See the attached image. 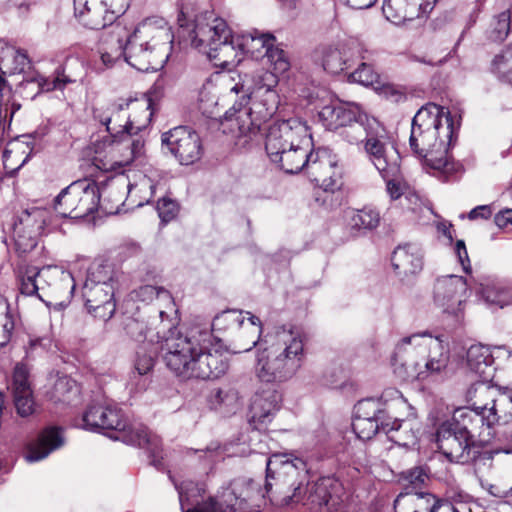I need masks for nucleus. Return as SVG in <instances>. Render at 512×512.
Listing matches in <instances>:
<instances>
[{"label": "nucleus", "mask_w": 512, "mask_h": 512, "mask_svg": "<svg viewBox=\"0 0 512 512\" xmlns=\"http://www.w3.org/2000/svg\"><path fill=\"white\" fill-rule=\"evenodd\" d=\"M126 335L135 342L156 341L160 344L167 368L182 379H215L226 373L227 363L219 354H211V334L207 329L190 327L182 333L170 327L167 333L151 335L143 320L127 317L123 322Z\"/></svg>", "instance_id": "obj_1"}, {"label": "nucleus", "mask_w": 512, "mask_h": 512, "mask_svg": "<svg viewBox=\"0 0 512 512\" xmlns=\"http://www.w3.org/2000/svg\"><path fill=\"white\" fill-rule=\"evenodd\" d=\"M273 455L266 461L265 494L274 505L285 507L309 501L316 512H336L342 499V486L333 478L310 484L306 463Z\"/></svg>", "instance_id": "obj_2"}, {"label": "nucleus", "mask_w": 512, "mask_h": 512, "mask_svg": "<svg viewBox=\"0 0 512 512\" xmlns=\"http://www.w3.org/2000/svg\"><path fill=\"white\" fill-rule=\"evenodd\" d=\"M458 128L450 111L434 103L422 106L412 119L410 148L423 168L442 182L454 181L463 172L462 164L448 154Z\"/></svg>", "instance_id": "obj_3"}, {"label": "nucleus", "mask_w": 512, "mask_h": 512, "mask_svg": "<svg viewBox=\"0 0 512 512\" xmlns=\"http://www.w3.org/2000/svg\"><path fill=\"white\" fill-rule=\"evenodd\" d=\"M172 43L171 27L163 18H147L131 35L116 24L102 41L100 59L104 66L112 67L124 56L125 61L137 70L154 71L168 61Z\"/></svg>", "instance_id": "obj_4"}, {"label": "nucleus", "mask_w": 512, "mask_h": 512, "mask_svg": "<svg viewBox=\"0 0 512 512\" xmlns=\"http://www.w3.org/2000/svg\"><path fill=\"white\" fill-rule=\"evenodd\" d=\"M304 361L302 333L292 327L281 326L263 337L255 371L263 382L281 383L295 376Z\"/></svg>", "instance_id": "obj_5"}, {"label": "nucleus", "mask_w": 512, "mask_h": 512, "mask_svg": "<svg viewBox=\"0 0 512 512\" xmlns=\"http://www.w3.org/2000/svg\"><path fill=\"white\" fill-rule=\"evenodd\" d=\"M79 427L91 431L99 429L112 430L116 440L140 448L149 453L151 464L157 469L162 468V448L160 438L141 423L127 424L121 409L116 405H91L81 418Z\"/></svg>", "instance_id": "obj_6"}, {"label": "nucleus", "mask_w": 512, "mask_h": 512, "mask_svg": "<svg viewBox=\"0 0 512 512\" xmlns=\"http://www.w3.org/2000/svg\"><path fill=\"white\" fill-rule=\"evenodd\" d=\"M394 360L413 365L415 373L409 376L420 381H443L451 375L448 348L438 337L427 333L401 339L395 348Z\"/></svg>", "instance_id": "obj_7"}, {"label": "nucleus", "mask_w": 512, "mask_h": 512, "mask_svg": "<svg viewBox=\"0 0 512 512\" xmlns=\"http://www.w3.org/2000/svg\"><path fill=\"white\" fill-rule=\"evenodd\" d=\"M192 46L217 67L230 69L243 60L238 34H232L225 20L212 12L197 15L191 31Z\"/></svg>", "instance_id": "obj_8"}, {"label": "nucleus", "mask_w": 512, "mask_h": 512, "mask_svg": "<svg viewBox=\"0 0 512 512\" xmlns=\"http://www.w3.org/2000/svg\"><path fill=\"white\" fill-rule=\"evenodd\" d=\"M131 103L132 101L120 100L94 110V118L106 127L112 139L125 137L122 145L124 144L129 155L125 156L122 163H127L142 154L145 142L142 136H133L138 135L149 125L153 115L150 110L151 102L146 100L137 103V110L141 115H134L131 119L128 112Z\"/></svg>", "instance_id": "obj_9"}, {"label": "nucleus", "mask_w": 512, "mask_h": 512, "mask_svg": "<svg viewBox=\"0 0 512 512\" xmlns=\"http://www.w3.org/2000/svg\"><path fill=\"white\" fill-rule=\"evenodd\" d=\"M82 296L88 312L95 318L103 321L112 318L116 303L113 271L108 265L99 264L89 268Z\"/></svg>", "instance_id": "obj_10"}, {"label": "nucleus", "mask_w": 512, "mask_h": 512, "mask_svg": "<svg viewBox=\"0 0 512 512\" xmlns=\"http://www.w3.org/2000/svg\"><path fill=\"white\" fill-rule=\"evenodd\" d=\"M105 183L98 186L90 179H81L64 188L54 200V209L62 217L85 218L100 207Z\"/></svg>", "instance_id": "obj_11"}, {"label": "nucleus", "mask_w": 512, "mask_h": 512, "mask_svg": "<svg viewBox=\"0 0 512 512\" xmlns=\"http://www.w3.org/2000/svg\"><path fill=\"white\" fill-rule=\"evenodd\" d=\"M235 93L243 92L240 101L225 112V119L228 121H235L240 135L253 136L260 130L261 124L270 118L269 108H264L260 102L258 95L254 98L248 94L243 84L237 83L231 88Z\"/></svg>", "instance_id": "obj_12"}, {"label": "nucleus", "mask_w": 512, "mask_h": 512, "mask_svg": "<svg viewBox=\"0 0 512 512\" xmlns=\"http://www.w3.org/2000/svg\"><path fill=\"white\" fill-rule=\"evenodd\" d=\"M369 161L381 176H394L400 173V154L389 141L385 128L379 121H373L370 137L363 144Z\"/></svg>", "instance_id": "obj_13"}, {"label": "nucleus", "mask_w": 512, "mask_h": 512, "mask_svg": "<svg viewBox=\"0 0 512 512\" xmlns=\"http://www.w3.org/2000/svg\"><path fill=\"white\" fill-rule=\"evenodd\" d=\"M50 279H58L59 285L66 289V296L69 297L74 289L75 282L71 273L61 271L52 267H43L38 269L34 266H19L16 271L17 286L20 294L24 296H36L41 301H45V287L40 283L47 282Z\"/></svg>", "instance_id": "obj_14"}, {"label": "nucleus", "mask_w": 512, "mask_h": 512, "mask_svg": "<svg viewBox=\"0 0 512 512\" xmlns=\"http://www.w3.org/2000/svg\"><path fill=\"white\" fill-rule=\"evenodd\" d=\"M335 153L327 147L310 151L304 171L325 192L334 193L342 186V168Z\"/></svg>", "instance_id": "obj_15"}, {"label": "nucleus", "mask_w": 512, "mask_h": 512, "mask_svg": "<svg viewBox=\"0 0 512 512\" xmlns=\"http://www.w3.org/2000/svg\"><path fill=\"white\" fill-rule=\"evenodd\" d=\"M159 174L157 171L146 169L145 172L133 173V181L129 175L119 174L109 177L105 182L104 195L105 197L117 190L116 201L120 202L127 197H133L140 194V200L137 206H143L144 203L154 195L155 189L158 185L157 178Z\"/></svg>", "instance_id": "obj_16"}, {"label": "nucleus", "mask_w": 512, "mask_h": 512, "mask_svg": "<svg viewBox=\"0 0 512 512\" xmlns=\"http://www.w3.org/2000/svg\"><path fill=\"white\" fill-rule=\"evenodd\" d=\"M468 285L464 277L446 275L436 279L433 287V302L444 314L460 322L467 299Z\"/></svg>", "instance_id": "obj_17"}, {"label": "nucleus", "mask_w": 512, "mask_h": 512, "mask_svg": "<svg viewBox=\"0 0 512 512\" xmlns=\"http://www.w3.org/2000/svg\"><path fill=\"white\" fill-rule=\"evenodd\" d=\"M444 423L450 425L454 433L464 436L472 443L476 439L488 442L492 437L491 431L496 417L494 413L483 414L470 408H459L454 411L452 419Z\"/></svg>", "instance_id": "obj_18"}, {"label": "nucleus", "mask_w": 512, "mask_h": 512, "mask_svg": "<svg viewBox=\"0 0 512 512\" xmlns=\"http://www.w3.org/2000/svg\"><path fill=\"white\" fill-rule=\"evenodd\" d=\"M161 140L182 165L195 163L203 154L199 134L187 126H178L163 133Z\"/></svg>", "instance_id": "obj_19"}, {"label": "nucleus", "mask_w": 512, "mask_h": 512, "mask_svg": "<svg viewBox=\"0 0 512 512\" xmlns=\"http://www.w3.org/2000/svg\"><path fill=\"white\" fill-rule=\"evenodd\" d=\"M308 132V126L299 118H290L271 124L265 134V150L269 159L278 157L282 150L305 138Z\"/></svg>", "instance_id": "obj_20"}, {"label": "nucleus", "mask_w": 512, "mask_h": 512, "mask_svg": "<svg viewBox=\"0 0 512 512\" xmlns=\"http://www.w3.org/2000/svg\"><path fill=\"white\" fill-rule=\"evenodd\" d=\"M45 225L44 211L32 207L22 211L12 225L16 250L19 253L32 251L37 245V238Z\"/></svg>", "instance_id": "obj_21"}, {"label": "nucleus", "mask_w": 512, "mask_h": 512, "mask_svg": "<svg viewBox=\"0 0 512 512\" xmlns=\"http://www.w3.org/2000/svg\"><path fill=\"white\" fill-rule=\"evenodd\" d=\"M76 79L65 73V68L59 66L51 77H45L37 71L28 73L17 87V92L25 99L33 100L37 95L54 90H63Z\"/></svg>", "instance_id": "obj_22"}, {"label": "nucleus", "mask_w": 512, "mask_h": 512, "mask_svg": "<svg viewBox=\"0 0 512 512\" xmlns=\"http://www.w3.org/2000/svg\"><path fill=\"white\" fill-rule=\"evenodd\" d=\"M75 17L89 29H103L112 25L121 15L114 13V9L107 5L105 0H73Z\"/></svg>", "instance_id": "obj_23"}, {"label": "nucleus", "mask_w": 512, "mask_h": 512, "mask_svg": "<svg viewBox=\"0 0 512 512\" xmlns=\"http://www.w3.org/2000/svg\"><path fill=\"white\" fill-rule=\"evenodd\" d=\"M450 427V425L442 423L437 429L436 441L438 449L450 462L468 463L474 458L471 452L474 443L464 436L454 433Z\"/></svg>", "instance_id": "obj_24"}, {"label": "nucleus", "mask_w": 512, "mask_h": 512, "mask_svg": "<svg viewBox=\"0 0 512 512\" xmlns=\"http://www.w3.org/2000/svg\"><path fill=\"white\" fill-rule=\"evenodd\" d=\"M281 395L274 389L257 392L250 404L249 422L255 429H262L271 422L274 414L280 408Z\"/></svg>", "instance_id": "obj_25"}, {"label": "nucleus", "mask_w": 512, "mask_h": 512, "mask_svg": "<svg viewBox=\"0 0 512 512\" xmlns=\"http://www.w3.org/2000/svg\"><path fill=\"white\" fill-rule=\"evenodd\" d=\"M361 111L360 106L353 102H331L321 108L318 117L326 129L342 130L356 117H361Z\"/></svg>", "instance_id": "obj_26"}, {"label": "nucleus", "mask_w": 512, "mask_h": 512, "mask_svg": "<svg viewBox=\"0 0 512 512\" xmlns=\"http://www.w3.org/2000/svg\"><path fill=\"white\" fill-rule=\"evenodd\" d=\"M311 144V135L308 132L305 138L294 142L293 145L282 150L278 157H272L270 160L286 173H298L305 169Z\"/></svg>", "instance_id": "obj_27"}, {"label": "nucleus", "mask_w": 512, "mask_h": 512, "mask_svg": "<svg viewBox=\"0 0 512 512\" xmlns=\"http://www.w3.org/2000/svg\"><path fill=\"white\" fill-rule=\"evenodd\" d=\"M391 262L399 276L414 275L423 268V253L419 245L406 243L394 249Z\"/></svg>", "instance_id": "obj_28"}, {"label": "nucleus", "mask_w": 512, "mask_h": 512, "mask_svg": "<svg viewBox=\"0 0 512 512\" xmlns=\"http://www.w3.org/2000/svg\"><path fill=\"white\" fill-rule=\"evenodd\" d=\"M64 443L61 430L56 427L44 429L36 441L30 443L24 456L29 463L46 458L51 452L60 448Z\"/></svg>", "instance_id": "obj_29"}, {"label": "nucleus", "mask_w": 512, "mask_h": 512, "mask_svg": "<svg viewBox=\"0 0 512 512\" xmlns=\"http://www.w3.org/2000/svg\"><path fill=\"white\" fill-rule=\"evenodd\" d=\"M354 54L357 55L358 59L362 62L358 68L353 72L349 73L348 79L350 82L358 83L363 86H370L374 90L380 83L381 79L378 73L374 71L372 66L365 61H371L375 55L373 50L368 49L363 43H354L350 48Z\"/></svg>", "instance_id": "obj_30"}, {"label": "nucleus", "mask_w": 512, "mask_h": 512, "mask_svg": "<svg viewBox=\"0 0 512 512\" xmlns=\"http://www.w3.org/2000/svg\"><path fill=\"white\" fill-rule=\"evenodd\" d=\"M467 365L472 372L484 381H491L496 370L492 352L482 344H474L469 347Z\"/></svg>", "instance_id": "obj_31"}, {"label": "nucleus", "mask_w": 512, "mask_h": 512, "mask_svg": "<svg viewBox=\"0 0 512 512\" xmlns=\"http://www.w3.org/2000/svg\"><path fill=\"white\" fill-rule=\"evenodd\" d=\"M382 11L385 18L395 25L411 21L421 15V4L416 0H384Z\"/></svg>", "instance_id": "obj_32"}, {"label": "nucleus", "mask_w": 512, "mask_h": 512, "mask_svg": "<svg viewBox=\"0 0 512 512\" xmlns=\"http://www.w3.org/2000/svg\"><path fill=\"white\" fill-rule=\"evenodd\" d=\"M354 417L381 421L382 430L388 434L401 427V421L395 419L391 424L385 420L383 404L374 398H367L358 401L354 406Z\"/></svg>", "instance_id": "obj_33"}, {"label": "nucleus", "mask_w": 512, "mask_h": 512, "mask_svg": "<svg viewBox=\"0 0 512 512\" xmlns=\"http://www.w3.org/2000/svg\"><path fill=\"white\" fill-rule=\"evenodd\" d=\"M238 43L240 50L245 54H249L253 58L266 56L267 49L272 47L276 42V38L270 33H262L257 30L238 34Z\"/></svg>", "instance_id": "obj_34"}, {"label": "nucleus", "mask_w": 512, "mask_h": 512, "mask_svg": "<svg viewBox=\"0 0 512 512\" xmlns=\"http://www.w3.org/2000/svg\"><path fill=\"white\" fill-rule=\"evenodd\" d=\"M354 43L355 42H352L348 49L345 47L341 49L332 46L325 47L322 52V65L324 70L331 74H339L352 68L355 61L348 54L355 55L353 51L350 50Z\"/></svg>", "instance_id": "obj_35"}, {"label": "nucleus", "mask_w": 512, "mask_h": 512, "mask_svg": "<svg viewBox=\"0 0 512 512\" xmlns=\"http://www.w3.org/2000/svg\"><path fill=\"white\" fill-rule=\"evenodd\" d=\"M244 323H245V316L243 315L242 311L227 310V311H223L222 313L218 314L213 319V322L211 324L212 330H210L208 327H202V326H198V327L202 328V329H207L211 334L212 338H211V345L209 346V352L211 354H219L226 361V363H228L227 359L221 353H219L217 350L212 352L213 340L216 339V337L213 336L212 331H228V330L234 331V330L241 329V327H243ZM228 367H229V364H227L226 371L228 370Z\"/></svg>", "instance_id": "obj_36"}, {"label": "nucleus", "mask_w": 512, "mask_h": 512, "mask_svg": "<svg viewBox=\"0 0 512 512\" xmlns=\"http://www.w3.org/2000/svg\"><path fill=\"white\" fill-rule=\"evenodd\" d=\"M489 382L481 379L469 388L467 397L471 402L472 410L488 414L490 406H494L496 389L489 385Z\"/></svg>", "instance_id": "obj_37"}, {"label": "nucleus", "mask_w": 512, "mask_h": 512, "mask_svg": "<svg viewBox=\"0 0 512 512\" xmlns=\"http://www.w3.org/2000/svg\"><path fill=\"white\" fill-rule=\"evenodd\" d=\"M356 118L341 130L340 135L350 144H364L370 137L372 122L377 120L368 116L363 110L361 117Z\"/></svg>", "instance_id": "obj_38"}, {"label": "nucleus", "mask_w": 512, "mask_h": 512, "mask_svg": "<svg viewBox=\"0 0 512 512\" xmlns=\"http://www.w3.org/2000/svg\"><path fill=\"white\" fill-rule=\"evenodd\" d=\"M249 315V325H243L241 327L243 329L242 333L238 335V340L236 344L237 350L236 353L247 352L250 351L257 344L260 345L263 338H261L262 334V322L261 320L252 315L250 312H247Z\"/></svg>", "instance_id": "obj_39"}, {"label": "nucleus", "mask_w": 512, "mask_h": 512, "mask_svg": "<svg viewBox=\"0 0 512 512\" xmlns=\"http://www.w3.org/2000/svg\"><path fill=\"white\" fill-rule=\"evenodd\" d=\"M479 294L484 302L490 306L503 308L512 304V287L501 284L482 285Z\"/></svg>", "instance_id": "obj_40"}, {"label": "nucleus", "mask_w": 512, "mask_h": 512, "mask_svg": "<svg viewBox=\"0 0 512 512\" xmlns=\"http://www.w3.org/2000/svg\"><path fill=\"white\" fill-rule=\"evenodd\" d=\"M210 403L222 413H233L239 406V393L231 387L215 389L211 393Z\"/></svg>", "instance_id": "obj_41"}, {"label": "nucleus", "mask_w": 512, "mask_h": 512, "mask_svg": "<svg viewBox=\"0 0 512 512\" xmlns=\"http://www.w3.org/2000/svg\"><path fill=\"white\" fill-rule=\"evenodd\" d=\"M431 470L427 465H419L400 473V481L406 491H417L424 488L430 481Z\"/></svg>", "instance_id": "obj_42"}, {"label": "nucleus", "mask_w": 512, "mask_h": 512, "mask_svg": "<svg viewBox=\"0 0 512 512\" xmlns=\"http://www.w3.org/2000/svg\"><path fill=\"white\" fill-rule=\"evenodd\" d=\"M380 223V213L373 207L366 206L352 213L349 224L355 230H373Z\"/></svg>", "instance_id": "obj_43"}, {"label": "nucleus", "mask_w": 512, "mask_h": 512, "mask_svg": "<svg viewBox=\"0 0 512 512\" xmlns=\"http://www.w3.org/2000/svg\"><path fill=\"white\" fill-rule=\"evenodd\" d=\"M510 24V10L507 9L495 15L486 31L487 38L492 42H503L510 33Z\"/></svg>", "instance_id": "obj_44"}, {"label": "nucleus", "mask_w": 512, "mask_h": 512, "mask_svg": "<svg viewBox=\"0 0 512 512\" xmlns=\"http://www.w3.org/2000/svg\"><path fill=\"white\" fill-rule=\"evenodd\" d=\"M489 413H494L496 423L499 420L508 422L512 420V389L507 387L499 389L494 406H490Z\"/></svg>", "instance_id": "obj_45"}, {"label": "nucleus", "mask_w": 512, "mask_h": 512, "mask_svg": "<svg viewBox=\"0 0 512 512\" xmlns=\"http://www.w3.org/2000/svg\"><path fill=\"white\" fill-rule=\"evenodd\" d=\"M491 70L500 80L512 81V43L494 57Z\"/></svg>", "instance_id": "obj_46"}, {"label": "nucleus", "mask_w": 512, "mask_h": 512, "mask_svg": "<svg viewBox=\"0 0 512 512\" xmlns=\"http://www.w3.org/2000/svg\"><path fill=\"white\" fill-rule=\"evenodd\" d=\"M124 139H125V137H118V138L112 139L111 152L113 153L115 159L109 167H104L105 170H116L117 168L126 167L131 164L138 166L143 163V156H144V152H145L144 150H143L142 154L139 155V157H135L134 159H131L127 163H124V162L122 163V160L125 158V156L129 155L124 144L122 145V143L124 142Z\"/></svg>", "instance_id": "obj_47"}, {"label": "nucleus", "mask_w": 512, "mask_h": 512, "mask_svg": "<svg viewBox=\"0 0 512 512\" xmlns=\"http://www.w3.org/2000/svg\"><path fill=\"white\" fill-rule=\"evenodd\" d=\"M131 298L138 302L151 303L154 299L171 302V294L162 287L143 285L131 292Z\"/></svg>", "instance_id": "obj_48"}, {"label": "nucleus", "mask_w": 512, "mask_h": 512, "mask_svg": "<svg viewBox=\"0 0 512 512\" xmlns=\"http://www.w3.org/2000/svg\"><path fill=\"white\" fill-rule=\"evenodd\" d=\"M499 453L512 454V428L501 431L496 439V446L491 450L485 451L476 463L479 465L481 461L492 462L494 455Z\"/></svg>", "instance_id": "obj_49"}, {"label": "nucleus", "mask_w": 512, "mask_h": 512, "mask_svg": "<svg viewBox=\"0 0 512 512\" xmlns=\"http://www.w3.org/2000/svg\"><path fill=\"white\" fill-rule=\"evenodd\" d=\"M79 392L78 385L74 379L67 375L58 376L53 384L52 397L55 401H65L70 395Z\"/></svg>", "instance_id": "obj_50"}, {"label": "nucleus", "mask_w": 512, "mask_h": 512, "mask_svg": "<svg viewBox=\"0 0 512 512\" xmlns=\"http://www.w3.org/2000/svg\"><path fill=\"white\" fill-rule=\"evenodd\" d=\"M265 59L275 75L283 74L290 68V62L286 52L280 47L275 46V44L267 49Z\"/></svg>", "instance_id": "obj_51"}, {"label": "nucleus", "mask_w": 512, "mask_h": 512, "mask_svg": "<svg viewBox=\"0 0 512 512\" xmlns=\"http://www.w3.org/2000/svg\"><path fill=\"white\" fill-rule=\"evenodd\" d=\"M6 73L10 76L24 73L26 68L30 67L28 55L21 50H13L10 57L3 59Z\"/></svg>", "instance_id": "obj_52"}, {"label": "nucleus", "mask_w": 512, "mask_h": 512, "mask_svg": "<svg viewBox=\"0 0 512 512\" xmlns=\"http://www.w3.org/2000/svg\"><path fill=\"white\" fill-rule=\"evenodd\" d=\"M352 428L357 437L362 440H369L382 430L381 421L356 417L353 418Z\"/></svg>", "instance_id": "obj_53"}, {"label": "nucleus", "mask_w": 512, "mask_h": 512, "mask_svg": "<svg viewBox=\"0 0 512 512\" xmlns=\"http://www.w3.org/2000/svg\"><path fill=\"white\" fill-rule=\"evenodd\" d=\"M13 400L16 412L20 417L26 418L35 412V402L32 391L13 393Z\"/></svg>", "instance_id": "obj_54"}, {"label": "nucleus", "mask_w": 512, "mask_h": 512, "mask_svg": "<svg viewBox=\"0 0 512 512\" xmlns=\"http://www.w3.org/2000/svg\"><path fill=\"white\" fill-rule=\"evenodd\" d=\"M417 512H433L441 504V500L429 492L414 491Z\"/></svg>", "instance_id": "obj_55"}, {"label": "nucleus", "mask_w": 512, "mask_h": 512, "mask_svg": "<svg viewBox=\"0 0 512 512\" xmlns=\"http://www.w3.org/2000/svg\"><path fill=\"white\" fill-rule=\"evenodd\" d=\"M28 370L23 364H17L13 373L12 391L13 393H23L32 391L28 381Z\"/></svg>", "instance_id": "obj_56"}, {"label": "nucleus", "mask_w": 512, "mask_h": 512, "mask_svg": "<svg viewBox=\"0 0 512 512\" xmlns=\"http://www.w3.org/2000/svg\"><path fill=\"white\" fill-rule=\"evenodd\" d=\"M51 346L49 337H30L25 346L26 357L34 358L35 356L45 353Z\"/></svg>", "instance_id": "obj_57"}, {"label": "nucleus", "mask_w": 512, "mask_h": 512, "mask_svg": "<svg viewBox=\"0 0 512 512\" xmlns=\"http://www.w3.org/2000/svg\"><path fill=\"white\" fill-rule=\"evenodd\" d=\"M178 204L167 197H163L157 203L158 216L162 222L167 223L171 221L177 214Z\"/></svg>", "instance_id": "obj_58"}, {"label": "nucleus", "mask_w": 512, "mask_h": 512, "mask_svg": "<svg viewBox=\"0 0 512 512\" xmlns=\"http://www.w3.org/2000/svg\"><path fill=\"white\" fill-rule=\"evenodd\" d=\"M183 512H237L232 506L224 505L213 498Z\"/></svg>", "instance_id": "obj_59"}, {"label": "nucleus", "mask_w": 512, "mask_h": 512, "mask_svg": "<svg viewBox=\"0 0 512 512\" xmlns=\"http://www.w3.org/2000/svg\"><path fill=\"white\" fill-rule=\"evenodd\" d=\"M395 512H417L414 491L401 492L394 500Z\"/></svg>", "instance_id": "obj_60"}, {"label": "nucleus", "mask_w": 512, "mask_h": 512, "mask_svg": "<svg viewBox=\"0 0 512 512\" xmlns=\"http://www.w3.org/2000/svg\"><path fill=\"white\" fill-rule=\"evenodd\" d=\"M386 99L398 103L405 99V94L395 85L380 81L375 88Z\"/></svg>", "instance_id": "obj_61"}, {"label": "nucleus", "mask_w": 512, "mask_h": 512, "mask_svg": "<svg viewBox=\"0 0 512 512\" xmlns=\"http://www.w3.org/2000/svg\"><path fill=\"white\" fill-rule=\"evenodd\" d=\"M154 357L146 352L138 351L135 360V371L138 375H147L154 367Z\"/></svg>", "instance_id": "obj_62"}, {"label": "nucleus", "mask_w": 512, "mask_h": 512, "mask_svg": "<svg viewBox=\"0 0 512 512\" xmlns=\"http://www.w3.org/2000/svg\"><path fill=\"white\" fill-rule=\"evenodd\" d=\"M14 330L15 320L13 315L0 319V348L11 341Z\"/></svg>", "instance_id": "obj_63"}, {"label": "nucleus", "mask_w": 512, "mask_h": 512, "mask_svg": "<svg viewBox=\"0 0 512 512\" xmlns=\"http://www.w3.org/2000/svg\"><path fill=\"white\" fill-rule=\"evenodd\" d=\"M40 285L45 287L46 297H54L55 299L63 298V300H69L72 294L67 297L66 289L64 286L59 285L58 279H50L47 282H41Z\"/></svg>", "instance_id": "obj_64"}]
</instances>
